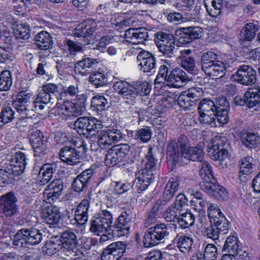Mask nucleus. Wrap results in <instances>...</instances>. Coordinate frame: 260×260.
I'll return each mask as SVG.
<instances>
[{
  "instance_id": "1",
  "label": "nucleus",
  "mask_w": 260,
  "mask_h": 260,
  "mask_svg": "<svg viewBox=\"0 0 260 260\" xmlns=\"http://www.w3.org/2000/svg\"><path fill=\"white\" fill-rule=\"evenodd\" d=\"M203 155V149L198 147L188 148L180 154L179 147L175 141H171L167 146L168 160L172 161L175 165H186L190 160L201 161Z\"/></svg>"
},
{
  "instance_id": "2",
  "label": "nucleus",
  "mask_w": 260,
  "mask_h": 260,
  "mask_svg": "<svg viewBox=\"0 0 260 260\" xmlns=\"http://www.w3.org/2000/svg\"><path fill=\"white\" fill-rule=\"evenodd\" d=\"M113 88L123 99L131 101L138 94L146 95L150 91V87L146 82L131 84L125 81L119 80L114 82Z\"/></svg>"
},
{
  "instance_id": "3",
  "label": "nucleus",
  "mask_w": 260,
  "mask_h": 260,
  "mask_svg": "<svg viewBox=\"0 0 260 260\" xmlns=\"http://www.w3.org/2000/svg\"><path fill=\"white\" fill-rule=\"evenodd\" d=\"M75 147L65 146L59 151V157L64 162L69 165H77L80 162L81 154L86 153L87 149L86 143L79 139L74 143Z\"/></svg>"
},
{
  "instance_id": "4",
  "label": "nucleus",
  "mask_w": 260,
  "mask_h": 260,
  "mask_svg": "<svg viewBox=\"0 0 260 260\" xmlns=\"http://www.w3.org/2000/svg\"><path fill=\"white\" fill-rule=\"evenodd\" d=\"M43 239L41 231L34 228H24L19 230L14 237L13 244L17 247L24 248L26 244L30 245L39 244Z\"/></svg>"
},
{
  "instance_id": "5",
  "label": "nucleus",
  "mask_w": 260,
  "mask_h": 260,
  "mask_svg": "<svg viewBox=\"0 0 260 260\" xmlns=\"http://www.w3.org/2000/svg\"><path fill=\"white\" fill-rule=\"evenodd\" d=\"M171 231L170 226L164 223L156 224L148 229L145 233L143 243L145 247H151L164 241Z\"/></svg>"
},
{
  "instance_id": "6",
  "label": "nucleus",
  "mask_w": 260,
  "mask_h": 260,
  "mask_svg": "<svg viewBox=\"0 0 260 260\" xmlns=\"http://www.w3.org/2000/svg\"><path fill=\"white\" fill-rule=\"evenodd\" d=\"M113 215L107 210H103L96 213L90 221V231L94 235L111 231Z\"/></svg>"
},
{
  "instance_id": "7",
  "label": "nucleus",
  "mask_w": 260,
  "mask_h": 260,
  "mask_svg": "<svg viewBox=\"0 0 260 260\" xmlns=\"http://www.w3.org/2000/svg\"><path fill=\"white\" fill-rule=\"evenodd\" d=\"M156 44L159 51L165 56L172 58L178 55L180 49L175 43L173 35L164 32L156 34Z\"/></svg>"
},
{
  "instance_id": "8",
  "label": "nucleus",
  "mask_w": 260,
  "mask_h": 260,
  "mask_svg": "<svg viewBox=\"0 0 260 260\" xmlns=\"http://www.w3.org/2000/svg\"><path fill=\"white\" fill-rule=\"evenodd\" d=\"M130 147L127 144H121L110 148L105 157L106 166H114L120 165L123 162L129 154Z\"/></svg>"
},
{
  "instance_id": "9",
  "label": "nucleus",
  "mask_w": 260,
  "mask_h": 260,
  "mask_svg": "<svg viewBox=\"0 0 260 260\" xmlns=\"http://www.w3.org/2000/svg\"><path fill=\"white\" fill-rule=\"evenodd\" d=\"M17 202L18 199L12 191L0 196V212L7 218L17 215L19 213Z\"/></svg>"
},
{
  "instance_id": "10",
  "label": "nucleus",
  "mask_w": 260,
  "mask_h": 260,
  "mask_svg": "<svg viewBox=\"0 0 260 260\" xmlns=\"http://www.w3.org/2000/svg\"><path fill=\"white\" fill-rule=\"evenodd\" d=\"M94 137L98 139L97 142L99 147L105 149L112 145L113 143L120 141L122 138V136L119 130L113 129L98 131Z\"/></svg>"
},
{
  "instance_id": "11",
  "label": "nucleus",
  "mask_w": 260,
  "mask_h": 260,
  "mask_svg": "<svg viewBox=\"0 0 260 260\" xmlns=\"http://www.w3.org/2000/svg\"><path fill=\"white\" fill-rule=\"evenodd\" d=\"M31 96L32 94L30 92L21 91L13 102V107L20 115H25L26 117H31L34 115V109L31 106Z\"/></svg>"
},
{
  "instance_id": "12",
  "label": "nucleus",
  "mask_w": 260,
  "mask_h": 260,
  "mask_svg": "<svg viewBox=\"0 0 260 260\" xmlns=\"http://www.w3.org/2000/svg\"><path fill=\"white\" fill-rule=\"evenodd\" d=\"M232 78L242 85H251L256 82V71L249 66H241Z\"/></svg>"
},
{
  "instance_id": "13",
  "label": "nucleus",
  "mask_w": 260,
  "mask_h": 260,
  "mask_svg": "<svg viewBox=\"0 0 260 260\" xmlns=\"http://www.w3.org/2000/svg\"><path fill=\"white\" fill-rule=\"evenodd\" d=\"M204 92L203 88L193 87L182 92L178 96L177 102L179 105L184 109H187L195 104V102L202 96Z\"/></svg>"
},
{
  "instance_id": "14",
  "label": "nucleus",
  "mask_w": 260,
  "mask_h": 260,
  "mask_svg": "<svg viewBox=\"0 0 260 260\" xmlns=\"http://www.w3.org/2000/svg\"><path fill=\"white\" fill-rule=\"evenodd\" d=\"M131 217L126 212H122L111 226V233L114 237H121L128 235Z\"/></svg>"
},
{
  "instance_id": "15",
  "label": "nucleus",
  "mask_w": 260,
  "mask_h": 260,
  "mask_svg": "<svg viewBox=\"0 0 260 260\" xmlns=\"http://www.w3.org/2000/svg\"><path fill=\"white\" fill-rule=\"evenodd\" d=\"M63 187V183L61 180H53L47 186L44 191V201L50 204L53 203L62 194Z\"/></svg>"
},
{
  "instance_id": "16",
  "label": "nucleus",
  "mask_w": 260,
  "mask_h": 260,
  "mask_svg": "<svg viewBox=\"0 0 260 260\" xmlns=\"http://www.w3.org/2000/svg\"><path fill=\"white\" fill-rule=\"evenodd\" d=\"M144 164L141 170L142 174L148 175V176H152L154 178L157 175V159L155 158L152 147H150L142 160Z\"/></svg>"
},
{
  "instance_id": "17",
  "label": "nucleus",
  "mask_w": 260,
  "mask_h": 260,
  "mask_svg": "<svg viewBox=\"0 0 260 260\" xmlns=\"http://www.w3.org/2000/svg\"><path fill=\"white\" fill-rule=\"evenodd\" d=\"M100 22L92 19H88L77 25L74 30V35L77 37L85 38L92 35L99 29Z\"/></svg>"
},
{
  "instance_id": "18",
  "label": "nucleus",
  "mask_w": 260,
  "mask_h": 260,
  "mask_svg": "<svg viewBox=\"0 0 260 260\" xmlns=\"http://www.w3.org/2000/svg\"><path fill=\"white\" fill-rule=\"evenodd\" d=\"M26 160V155L24 153L17 152L11 158L10 164L8 166V170L12 172L14 176L21 174L25 169Z\"/></svg>"
},
{
  "instance_id": "19",
  "label": "nucleus",
  "mask_w": 260,
  "mask_h": 260,
  "mask_svg": "<svg viewBox=\"0 0 260 260\" xmlns=\"http://www.w3.org/2000/svg\"><path fill=\"white\" fill-rule=\"evenodd\" d=\"M148 32L144 27L131 28L125 31L126 41L134 44L143 43L148 38Z\"/></svg>"
},
{
  "instance_id": "20",
  "label": "nucleus",
  "mask_w": 260,
  "mask_h": 260,
  "mask_svg": "<svg viewBox=\"0 0 260 260\" xmlns=\"http://www.w3.org/2000/svg\"><path fill=\"white\" fill-rule=\"evenodd\" d=\"M190 80L184 71L178 68H172L168 76L167 85L172 87L180 88Z\"/></svg>"
},
{
  "instance_id": "21",
  "label": "nucleus",
  "mask_w": 260,
  "mask_h": 260,
  "mask_svg": "<svg viewBox=\"0 0 260 260\" xmlns=\"http://www.w3.org/2000/svg\"><path fill=\"white\" fill-rule=\"evenodd\" d=\"M61 247L67 252H74L77 248L78 241L75 233L71 230L64 231L59 236Z\"/></svg>"
},
{
  "instance_id": "22",
  "label": "nucleus",
  "mask_w": 260,
  "mask_h": 260,
  "mask_svg": "<svg viewBox=\"0 0 260 260\" xmlns=\"http://www.w3.org/2000/svg\"><path fill=\"white\" fill-rule=\"evenodd\" d=\"M216 106V110L214 112L216 122L218 125L228 123L229 120V110L230 105L228 101L224 97L219 98V102Z\"/></svg>"
},
{
  "instance_id": "23",
  "label": "nucleus",
  "mask_w": 260,
  "mask_h": 260,
  "mask_svg": "<svg viewBox=\"0 0 260 260\" xmlns=\"http://www.w3.org/2000/svg\"><path fill=\"white\" fill-rule=\"evenodd\" d=\"M178 186L179 183L177 177H172L169 179L164 189L162 199L156 201L161 202V204L159 206L160 208L163 209L166 204L173 199L176 191L178 190Z\"/></svg>"
},
{
  "instance_id": "24",
  "label": "nucleus",
  "mask_w": 260,
  "mask_h": 260,
  "mask_svg": "<svg viewBox=\"0 0 260 260\" xmlns=\"http://www.w3.org/2000/svg\"><path fill=\"white\" fill-rule=\"evenodd\" d=\"M137 59L140 69L143 72H149L155 68V58L151 53L142 50L138 54Z\"/></svg>"
},
{
  "instance_id": "25",
  "label": "nucleus",
  "mask_w": 260,
  "mask_h": 260,
  "mask_svg": "<svg viewBox=\"0 0 260 260\" xmlns=\"http://www.w3.org/2000/svg\"><path fill=\"white\" fill-rule=\"evenodd\" d=\"M93 173V169L89 168L76 177L72 185L73 190L77 192L82 191L88 185Z\"/></svg>"
},
{
  "instance_id": "26",
  "label": "nucleus",
  "mask_w": 260,
  "mask_h": 260,
  "mask_svg": "<svg viewBox=\"0 0 260 260\" xmlns=\"http://www.w3.org/2000/svg\"><path fill=\"white\" fill-rule=\"evenodd\" d=\"M202 187L203 188V191L219 201H225L229 198L226 189L217 184L216 181L211 183L208 186H203Z\"/></svg>"
},
{
  "instance_id": "27",
  "label": "nucleus",
  "mask_w": 260,
  "mask_h": 260,
  "mask_svg": "<svg viewBox=\"0 0 260 260\" xmlns=\"http://www.w3.org/2000/svg\"><path fill=\"white\" fill-rule=\"evenodd\" d=\"M127 135L131 138V142L136 140L139 142L146 143L150 141L151 138L152 131L148 126L136 131H128Z\"/></svg>"
},
{
  "instance_id": "28",
  "label": "nucleus",
  "mask_w": 260,
  "mask_h": 260,
  "mask_svg": "<svg viewBox=\"0 0 260 260\" xmlns=\"http://www.w3.org/2000/svg\"><path fill=\"white\" fill-rule=\"evenodd\" d=\"M90 206V200L85 199L77 206L75 214V219L79 224L83 225L88 220V211Z\"/></svg>"
},
{
  "instance_id": "29",
  "label": "nucleus",
  "mask_w": 260,
  "mask_h": 260,
  "mask_svg": "<svg viewBox=\"0 0 260 260\" xmlns=\"http://www.w3.org/2000/svg\"><path fill=\"white\" fill-rule=\"evenodd\" d=\"M199 174L202 179V181L199 184L200 187L202 190L203 189L202 187L203 186H208L211 183L215 182L216 181L213 177L211 166L207 162L202 164Z\"/></svg>"
},
{
  "instance_id": "30",
  "label": "nucleus",
  "mask_w": 260,
  "mask_h": 260,
  "mask_svg": "<svg viewBox=\"0 0 260 260\" xmlns=\"http://www.w3.org/2000/svg\"><path fill=\"white\" fill-rule=\"evenodd\" d=\"M210 157L214 160L224 161V167H226L229 160V154L228 150L223 148H220L217 145H212L208 150Z\"/></svg>"
},
{
  "instance_id": "31",
  "label": "nucleus",
  "mask_w": 260,
  "mask_h": 260,
  "mask_svg": "<svg viewBox=\"0 0 260 260\" xmlns=\"http://www.w3.org/2000/svg\"><path fill=\"white\" fill-rule=\"evenodd\" d=\"M226 69L225 64L218 60L203 71L213 79H219L224 75Z\"/></svg>"
},
{
  "instance_id": "32",
  "label": "nucleus",
  "mask_w": 260,
  "mask_h": 260,
  "mask_svg": "<svg viewBox=\"0 0 260 260\" xmlns=\"http://www.w3.org/2000/svg\"><path fill=\"white\" fill-rule=\"evenodd\" d=\"M181 37L187 39L185 43H189L192 40L199 39L202 37V29L199 26H191L181 27L180 29Z\"/></svg>"
},
{
  "instance_id": "33",
  "label": "nucleus",
  "mask_w": 260,
  "mask_h": 260,
  "mask_svg": "<svg viewBox=\"0 0 260 260\" xmlns=\"http://www.w3.org/2000/svg\"><path fill=\"white\" fill-rule=\"evenodd\" d=\"M191 52V51L190 49H183L179 51V54L178 55L180 59L181 67L189 72L193 71L196 67L194 59L188 56Z\"/></svg>"
},
{
  "instance_id": "34",
  "label": "nucleus",
  "mask_w": 260,
  "mask_h": 260,
  "mask_svg": "<svg viewBox=\"0 0 260 260\" xmlns=\"http://www.w3.org/2000/svg\"><path fill=\"white\" fill-rule=\"evenodd\" d=\"M98 62L96 59L91 57L83 58L75 64V72L83 75L85 72L89 71V69L95 68Z\"/></svg>"
},
{
  "instance_id": "35",
  "label": "nucleus",
  "mask_w": 260,
  "mask_h": 260,
  "mask_svg": "<svg viewBox=\"0 0 260 260\" xmlns=\"http://www.w3.org/2000/svg\"><path fill=\"white\" fill-rule=\"evenodd\" d=\"M12 27L13 34L17 39L27 40L30 37L29 27L26 23L15 21Z\"/></svg>"
},
{
  "instance_id": "36",
  "label": "nucleus",
  "mask_w": 260,
  "mask_h": 260,
  "mask_svg": "<svg viewBox=\"0 0 260 260\" xmlns=\"http://www.w3.org/2000/svg\"><path fill=\"white\" fill-rule=\"evenodd\" d=\"M241 141L244 145L249 149L260 147V137L255 133H246L241 136Z\"/></svg>"
},
{
  "instance_id": "37",
  "label": "nucleus",
  "mask_w": 260,
  "mask_h": 260,
  "mask_svg": "<svg viewBox=\"0 0 260 260\" xmlns=\"http://www.w3.org/2000/svg\"><path fill=\"white\" fill-rule=\"evenodd\" d=\"M35 43L41 50L49 49L53 43L51 37L46 31H41L36 35Z\"/></svg>"
},
{
  "instance_id": "38",
  "label": "nucleus",
  "mask_w": 260,
  "mask_h": 260,
  "mask_svg": "<svg viewBox=\"0 0 260 260\" xmlns=\"http://www.w3.org/2000/svg\"><path fill=\"white\" fill-rule=\"evenodd\" d=\"M57 166L55 164H44L40 169L39 175L41 178L40 181L43 184L48 182L53 176V174L57 171Z\"/></svg>"
},
{
  "instance_id": "39",
  "label": "nucleus",
  "mask_w": 260,
  "mask_h": 260,
  "mask_svg": "<svg viewBox=\"0 0 260 260\" xmlns=\"http://www.w3.org/2000/svg\"><path fill=\"white\" fill-rule=\"evenodd\" d=\"M258 30L257 25L252 22L247 23L241 30L240 33L241 39L247 41H251L255 38Z\"/></svg>"
},
{
  "instance_id": "40",
  "label": "nucleus",
  "mask_w": 260,
  "mask_h": 260,
  "mask_svg": "<svg viewBox=\"0 0 260 260\" xmlns=\"http://www.w3.org/2000/svg\"><path fill=\"white\" fill-rule=\"evenodd\" d=\"M177 247L184 254H188L192 249L193 241L192 238L185 235L177 236L175 239Z\"/></svg>"
},
{
  "instance_id": "41",
  "label": "nucleus",
  "mask_w": 260,
  "mask_h": 260,
  "mask_svg": "<svg viewBox=\"0 0 260 260\" xmlns=\"http://www.w3.org/2000/svg\"><path fill=\"white\" fill-rule=\"evenodd\" d=\"M45 215V220L47 223L53 225L57 223L60 218L59 209L56 206L51 205L47 208Z\"/></svg>"
},
{
  "instance_id": "42",
  "label": "nucleus",
  "mask_w": 260,
  "mask_h": 260,
  "mask_svg": "<svg viewBox=\"0 0 260 260\" xmlns=\"http://www.w3.org/2000/svg\"><path fill=\"white\" fill-rule=\"evenodd\" d=\"M91 105L98 112L105 111L110 106L107 99L103 95H96L92 97Z\"/></svg>"
},
{
  "instance_id": "43",
  "label": "nucleus",
  "mask_w": 260,
  "mask_h": 260,
  "mask_svg": "<svg viewBox=\"0 0 260 260\" xmlns=\"http://www.w3.org/2000/svg\"><path fill=\"white\" fill-rule=\"evenodd\" d=\"M219 102V98L216 99L215 102L209 99H205L202 100L198 106L199 113H207L210 111L214 113L216 110V106Z\"/></svg>"
},
{
  "instance_id": "44",
  "label": "nucleus",
  "mask_w": 260,
  "mask_h": 260,
  "mask_svg": "<svg viewBox=\"0 0 260 260\" xmlns=\"http://www.w3.org/2000/svg\"><path fill=\"white\" fill-rule=\"evenodd\" d=\"M239 241L237 236L234 235L229 236L226 239L223 247V251L234 254L240 246Z\"/></svg>"
},
{
  "instance_id": "45",
  "label": "nucleus",
  "mask_w": 260,
  "mask_h": 260,
  "mask_svg": "<svg viewBox=\"0 0 260 260\" xmlns=\"http://www.w3.org/2000/svg\"><path fill=\"white\" fill-rule=\"evenodd\" d=\"M195 219L194 214L190 211H186L179 215L177 222L181 229H185L193 225Z\"/></svg>"
},
{
  "instance_id": "46",
  "label": "nucleus",
  "mask_w": 260,
  "mask_h": 260,
  "mask_svg": "<svg viewBox=\"0 0 260 260\" xmlns=\"http://www.w3.org/2000/svg\"><path fill=\"white\" fill-rule=\"evenodd\" d=\"M87 123L86 135L85 136L86 138L94 137L96 135V132L100 131V129L102 128L101 122L87 117Z\"/></svg>"
},
{
  "instance_id": "47",
  "label": "nucleus",
  "mask_w": 260,
  "mask_h": 260,
  "mask_svg": "<svg viewBox=\"0 0 260 260\" xmlns=\"http://www.w3.org/2000/svg\"><path fill=\"white\" fill-rule=\"evenodd\" d=\"M12 84V73L8 70L3 71L0 74V91L9 90Z\"/></svg>"
},
{
  "instance_id": "48",
  "label": "nucleus",
  "mask_w": 260,
  "mask_h": 260,
  "mask_svg": "<svg viewBox=\"0 0 260 260\" xmlns=\"http://www.w3.org/2000/svg\"><path fill=\"white\" fill-rule=\"evenodd\" d=\"M88 81L96 88L104 86L108 82L107 78L106 76L100 72L92 73L89 77Z\"/></svg>"
},
{
  "instance_id": "49",
  "label": "nucleus",
  "mask_w": 260,
  "mask_h": 260,
  "mask_svg": "<svg viewBox=\"0 0 260 260\" xmlns=\"http://www.w3.org/2000/svg\"><path fill=\"white\" fill-rule=\"evenodd\" d=\"M253 161V158L250 156H247L242 160L239 172L240 178L243 175H249L252 172Z\"/></svg>"
},
{
  "instance_id": "50",
  "label": "nucleus",
  "mask_w": 260,
  "mask_h": 260,
  "mask_svg": "<svg viewBox=\"0 0 260 260\" xmlns=\"http://www.w3.org/2000/svg\"><path fill=\"white\" fill-rule=\"evenodd\" d=\"M212 8H209L207 4L205 7L209 15L214 18H217L221 14V9L223 8V0H212L211 2Z\"/></svg>"
},
{
  "instance_id": "51",
  "label": "nucleus",
  "mask_w": 260,
  "mask_h": 260,
  "mask_svg": "<svg viewBox=\"0 0 260 260\" xmlns=\"http://www.w3.org/2000/svg\"><path fill=\"white\" fill-rule=\"evenodd\" d=\"M15 118V112L11 107L2 109L0 112V128L5 124L11 122Z\"/></svg>"
},
{
  "instance_id": "52",
  "label": "nucleus",
  "mask_w": 260,
  "mask_h": 260,
  "mask_svg": "<svg viewBox=\"0 0 260 260\" xmlns=\"http://www.w3.org/2000/svg\"><path fill=\"white\" fill-rule=\"evenodd\" d=\"M155 178L150 176H148V175H144L141 173L138 177V182L136 183V187L137 188L139 193L146 189L150 184V182H152Z\"/></svg>"
},
{
  "instance_id": "53",
  "label": "nucleus",
  "mask_w": 260,
  "mask_h": 260,
  "mask_svg": "<svg viewBox=\"0 0 260 260\" xmlns=\"http://www.w3.org/2000/svg\"><path fill=\"white\" fill-rule=\"evenodd\" d=\"M161 204L160 201H156L148 214L147 218L146 219L144 226L146 228H148L151 225L154 224L156 222L157 213L159 210H161L162 209L159 207V206Z\"/></svg>"
},
{
  "instance_id": "54",
  "label": "nucleus",
  "mask_w": 260,
  "mask_h": 260,
  "mask_svg": "<svg viewBox=\"0 0 260 260\" xmlns=\"http://www.w3.org/2000/svg\"><path fill=\"white\" fill-rule=\"evenodd\" d=\"M244 97L246 98V105L250 108L256 106L260 102V89L257 91H247Z\"/></svg>"
},
{
  "instance_id": "55",
  "label": "nucleus",
  "mask_w": 260,
  "mask_h": 260,
  "mask_svg": "<svg viewBox=\"0 0 260 260\" xmlns=\"http://www.w3.org/2000/svg\"><path fill=\"white\" fill-rule=\"evenodd\" d=\"M59 236H53L51 238L50 240L47 242L45 245L46 248V253L48 254H52L56 252L61 247L60 243L59 242Z\"/></svg>"
},
{
  "instance_id": "56",
  "label": "nucleus",
  "mask_w": 260,
  "mask_h": 260,
  "mask_svg": "<svg viewBox=\"0 0 260 260\" xmlns=\"http://www.w3.org/2000/svg\"><path fill=\"white\" fill-rule=\"evenodd\" d=\"M62 114L68 116H77L81 114V110H78L75 104L71 102H64L61 107Z\"/></svg>"
},
{
  "instance_id": "57",
  "label": "nucleus",
  "mask_w": 260,
  "mask_h": 260,
  "mask_svg": "<svg viewBox=\"0 0 260 260\" xmlns=\"http://www.w3.org/2000/svg\"><path fill=\"white\" fill-rule=\"evenodd\" d=\"M111 252L119 260L125 251L126 245L123 242H116L108 246Z\"/></svg>"
},
{
  "instance_id": "58",
  "label": "nucleus",
  "mask_w": 260,
  "mask_h": 260,
  "mask_svg": "<svg viewBox=\"0 0 260 260\" xmlns=\"http://www.w3.org/2000/svg\"><path fill=\"white\" fill-rule=\"evenodd\" d=\"M208 216L210 222L213 223L222 216H224L216 204H211L208 208Z\"/></svg>"
},
{
  "instance_id": "59",
  "label": "nucleus",
  "mask_w": 260,
  "mask_h": 260,
  "mask_svg": "<svg viewBox=\"0 0 260 260\" xmlns=\"http://www.w3.org/2000/svg\"><path fill=\"white\" fill-rule=\"evenodd\" d=\"M217 55L212 51H208L202 56L201 58V66L202 70L206 69L208 67L212 64V63H215L217 60Z\"/></svg>"
},
{
  "instance_id": "60",
  "label": "nucleus",
  "mask_w": 260,
  "mask_h": 260,
  "mask_svg": "<svg viewBox=\"0 0 260 260\" xmlns=\"http://www.w3.org/2000/svg\"><path fill=\"white\" fill-rule=\"evenodd\" d=\"M34 151L35 157H42L47 153V140L42 141L31 145Z\"/></svg>"
},
{
  "instance_id": "61",
  "label": "nucleus",
  "mask_w": 260,
  "mask_h": 260,
  "mask_svg": "<svg viewBox=\"0 0 260 260\" xmlns=\"http://www.w3.org/2000/svg\"><path fill=\"white\" fill-rule=\"evenodd\" d=\"M38 100L43 103L44 105H47L50 103L51 104L54 103L56 101H57L56 104V106L57 107H59L60 104L58 102L59 98L58 96H55L54 95L47 93L45 91L39 93L37 96Z\"/></svg>"
},
{
  "instance_id": "62",
  "label": "nucleus",
  "mask_w": 260,
  "mask_h": 260,
  "mask_svg": "<svg viewBox=\"0 0 260 260\" xmlns=\"http://www.w3.org/2000/svg\"><path fill=\"white\" fill-rule=\"evenodd\" d=\"M64 43L71 55L75 56L77 53L83 51V46L76 41L67 39Z\"/></svg>"
},
{
  "instance_id": "63",
  "label": "nucleus",
  "mask_w": 260,
  "mask_h": 260,
  "mask_svg": "<svg viewBox=\"0 0 260 260\" xmlns=\"http://www.w3.org/2000/svg\"><path fill=\"white\" fill-rule=\"evenodd\" d=\"M87 117H81L78 118L74 122V128L77 133L83 136L86 135V130L87 128Z\"/></svg>"
},
{
  "instance_id": "64",
  "label": "nucleus",
  "mask_w": 260,
  "mask_h": 260,
  "mask_svg": "<svg viewBox=\"0 0 260 260\" xmlns=\"http://www.w3.org/2000/svg\"><path fill=\"white\" fill-rule=\"evenodd\" d=\"M217 254V248L214 244H208L206 245L204 251V259L206 260H215Z\"/></svg>"
}]
</instances>
